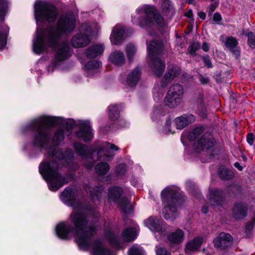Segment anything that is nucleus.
Here are the masks:
<instances>
[{
    "instance_id": "8fccbe9b",
    "label": "nucleus",
    "mask_w": 255,
    "mask_h": 255,
    "mask_svg": "<svg viewBox=\"0 0 255 255\" xmlns=\"http://www.w3.org/2000/svg\"><path fill=\"white\" fill-rule=\"evenodd\" d=\"M255 140V135L253 133H249L247 136V141L248 143L252 145Z\"/></svg>"
},
{
    "instance_id": "aec40b11",
    "label": "nucleus",
    "mask_w": 255,
    "mask_h": 255,
    "mask_svg": "<svg viewBox=\"0 0 255 255\" xmlns=\"http://www.w3.org/2000/svg\"><path fill=\"white\" fill-rule=\"evenodd\" d=\"M195 120V117L192 115H184L176 118L174 123L177 128L182 129L193 123Z\"/></svg>"
},
{
    "instance_id": "e433bc0d",
    "label": "nucleus",
    "mask_w": 255,
    "mask_h": 255,
    "mask_svg": "<svg viewBox=\"0 0 255 255\" xmlns=\"http://www.w3.org/2000/svg\"><path fill=\"white\" fill-rule=\"evenodd\" d=\"M237 40L233 37H227L225 42L226 46L232 50L238 44Z\"/></svg>"
},
{
    "instance_id": "7ed1b4c3",
    "label": "nucleus",
    "mask_w": 255,
    "mask_h": 255,
    "mask_svg": "<svg viewBox=\"0 0 255 255\" xmlns=\"http://www.w3.org/2000/svg\"><path fill=\"white\" fill-rule=\"evenodd\" d=\"M59 164L52 161L42 164L39 167L41 173L48 183L49 189L52 191L58 190L70 181L69 178L64 177L59 173Z\"/></svg>"
},
{
    "instance_id": "c03bdc74",
    "label": "nucleus",
    "mask_w": 255,
    "mask_h": 255,
    "mask_svg": "<svg viewBox=\"0 0 255 255\" xmlns=\"http://www.w3.org/2000/svg\"><path fill=\"white\" fill-rule=\"evenodd\" d=\"M248 43L252 48H255V37L253 33L249 32L248 34Z\"/></svg>"
},
{
    "instance_id": "f03ea898",
    "label": "nucleus",
    "mask_w": 255,
    "mask_h": 255,
    "mask_svg": "<svg viewBox=\"0 0 255 255\" xmlns=\"http://www.w3.org/2000/svg\"><path fill=\"white\" fill-rule=\"evenodd\" d=\"M75 27V18L73 14L61 16L57 22L56 28H51L49 29V45L55 48L59 46L56 53V58L59 61H62L70 56V48L67 43H64L58 45L57 38L63 33L70 32Z\"/></svg>"
},
{
    "instance_id": "3c124183",
    "label": "nucleus",
    "mask_w": 255,
    "mask_h": 255,
    "mask_svg": "<svg viewBox=\"0 0 255 255\" xmlns=\"http://www.w3.org/2000/svg\"><path fill=\"white\" fill-rule=\"evenodd\" d=\"M126 170V166L125 164H121L119 165L117 168V171L119 174H123Z\"/></svg>"
},
{
    "instance_id": "58836bf2",
    "label": "nucleus",
    "mask_w": 255,
    "mask_h": 255,
    "mask_svg": "<svg viewBox=\"0 0 255 255\" xmlns=\"http://www.w3.org/2000/svg\"><path fill=\"white\" fill-rule=\"evenodd\" d=\"M136 48L133 44H129L126 48V53L129 60H131L136 52Z\"/></svg>"
},
{
    "instance_id": "6e6552de",
    "label": "nucleus",
    "mask_w": 255,
    "mask_h": 255,
    "mask_svg": "<svg viewBox=\"0 0 255 255\" xmlns=\"http://www.w3.org/2000/svg\"><path fill=\"white\" fill-rule=\"evenodd\" d=\"M35 18L37 21H54L57 16L55 7L49 3L43 2H36L34 5Z\"/></svg>"
},
{
    "instance_id": "39448f33",
    "label": "nucleus",
    "mask_w": 255,
    "mask_h": 255,
    "mask_svg": "<svg viewBox=\"0 0 255 255\" xmlns=\"http://www.w3.org/2000/svg\"><path fill=\"white\" fill-rule=\"evenodd\" d=\"M161 195L162 201L167 205L163 209L164 218L173 221L178 216L177 207L180 205L181 201L179 194L171 187H167Z\"/></svg>"
},
{
    "instance_id": "a211bd4d",
    "label": "nucleus",
    "mask_w": 255,
    "mask_h": 255,
    "mask_svg": "<svg viewBox=\"0 0 255 255\" xmlns=\"http://www.w3.org/2000/svg\"><path fill=\"white\" fill-rule=\"evenodd\" d=\"M125 38L124 28L118 25L115 26L110 36L111 43L114 45H119Z\"/></svg>"
},
{
    "instance_id": "f704fd0d",
    "label": "nucleus",
    "mask_w": 255,
    "mask_h": 255,
    "mask_svg": "<svg viewBox=\"0 0 255 255\" xmlns=\"http://www.w3.org/2000/svg\"><path fill=\"white\" fill-rule=\"evenodd\" d=\"M110 169L109 164L106 162H101L97 164L95 167L96 172L99 175L107 174Z\"/></svg>"
},
{
    "instance_id": "4c0bfd02",
    "label": "nucleus",
    "mask_w": 255,
    "mask_h": 255,
    "mask_svg": "<svg viewBox=\"0 0 255 255\" xmlns=\"http://www.w3.org/2000/svg\"><path fill=\"white\" fill-rule=\"evenodd\" d=\"M101 65V62L99 61L93 60L88 62L85 67L88 70H96Z\"/></svg>"
},
{
    "instance_id": "c85d7f7f",
    "label": "nucleus",
    "mask_w": 255,
    "mask_h": 255,
    "mask_svg": "<svg viewBox=\"0 0 255 255\" xmlns=\"http://www.w3.org/2000/svg\"><path fill=\"white\" fill-rule=\"evenodd\" d=\"M222 192L218 190L215 189L210 192V202L212 205H219L222 199Z\"/></svg>"
},
{
    "instance_id": "cd10ccee",
    "label": "nucleus",
    "mask_w": 255,
    "mask_h": 255,
    "mask_svg": "<svg viewBox=\"0 0 255 255\" xmlns=\"http://www.w3.org/2000/svg\"><path fill=\"white\" fill-rule=\"evenodd\" d=\"M9 31V28L7 25L0 26V50L3 49L6 46Z\"/></svg>"
},
{
    "instance_id": "4468645a",
    "label": "nucleus",
    "mask_w": 255,
    "mask_h": 255,
    "mask_svg": "<svg viewBox=\"0 0 255 255\" xmlns=\"http://www.w3.org/2000/svg\"><path fill=\"white\" fill-rule=\"evenodd\" d=\"M119 149V147L113 143L109 142L103 143L98 151L99 159L107 160L108 158H112L115 155L113 150Z\"/></svg>"
},
{
    "instance_id": "473e14b6",
    "label": "nucleus",
    "mask_w": 255,
    "mask_h": 255,
    "mask_svg": "<svg viewBox=\"0 0 255 255\" xmlns=\"http://www.w3.org/2000/svg\"><path fill=\"white\" fill-rule=\"evenodd\" d=\"M106 237L113 246L118 249L122 248L121 241L118 239L114 233L109 231L106 233Z\"/></svg>"
},
{
    "instance_id": "a18cd8bd",
    "label": "nucleus",
    "mask_w": 255,
    "mask_h": 255,
    "mask_svg": "<svg viewBox=\"0 0 255 255\" xmlns=\"http://www.w3.org/2000/svg\"><path fill=\"white\" fill-rule=\"evenodd\" d=\"M103 190V188L102 187H98L94 188L93 193H91L90 194V196L92 198V199L95 200L94 195H95L96 196V198L98 199L99 198V194L102 192Z\"/></svg>"
},
{
    "instance_id": "c9c22d12",
    "label": "nucleus",
    "mask_w": 255,
    "mask_h": 255,
    "mask_svg": "<svg viewBox=\"0 0 255 255\" xmlns=\"http://www.w3.org/2000/svg\"><path fill=\"white\" fill-rule=\"evenodd\" d=\"M8 3L7 0H0V19H3L7 12Z\"/></svg>"
},
{
    "instance_id": "5fc2aeb1",
    "label": "nucleus",
    "mask_w": 255,
    "mask_h": 255,
    "mask_svg": "<svg viewBox=\"0 0 255 255\" xmlns=\"http://www.w3.org/2000/svg\"><path fill=\"white\" fill-rule=\"evenodd\" d=\"M198 108L200 109V110L203 111L205 109V106L203 104V100L202 97H201V98L199 100V101L198 102Z\"/></svg>"
},
{
    "instance_id": "052dcab7",
    "label": "nucleus",
    "mask_w": 255,
    "mask_h": 255,
    "mask_svg": "<svg viewBox=\"0 0 255 255\" xmlns=\"http://www.w3.org/2000/svg\"><path fill=\"white\" fill-rule=\"evenodd\" d=\"M31 143L30 142L26 143L24 144L23 146V150L25 151H27L28 150H30L31 148Z\"/></svg>"
},
{
    "instance_id": "ea45409f",
    "label": "nucleus",
    "mask_w": 255,
    "mask_h": 255,
    "mask_svg": "<svg viewBox=\"0 0 255 255\" xmlns=\"http://www.w3.org/2000/svg\"><path fill=\"white\" fill-rule=\"evenodd\" d=\"M32 131V121H30L28 123L23 124L20 129L21 133L26 134L30 133Z\"/></svg>"
},
{
    "instance_id": "0eeeda50",
    "label": "nucleus",
    "mask_w": 255,
    "mask_h": 255,
    "mask_svg": "<svg viewBox=\"0 0 255 255\" xmlns=\"http://www.w3.org/2000/svg\"><path fill=\"white\" fill-rule=\"evenodd\" d=\"M59 119L60 118L58 117L42 116L33 121V125L37 122L39 124L38 139L42 145L46 144L50 139L49 128L58 124Z\"/></svg>"
},
{
    "instance_id": "a19ab883",
    "label": "nucleus",
    "mask_w": 255,
    "mask_h": 255,
    "mask_svg": "<svg viewBox=\"0 0 255 255\" xmlns=\"http://www.w3.org/2000/svg\"><path fill=\"white\" fill-rule=\"evenodd\" d=\"M202 129L201 128H196L190 132L188 134V138L190 140H194L201 133Z\"/></svg>"
},
{
    "instance_id": "37998d69",
    "label": "nucleus",
    "mask_w": 255,
    "mask_h": 255,
    "mask_svg": "<svg viewBox=\"0 0 255 255\" xmlns=\"http://www.w3.org/2000/svg\"><path fill=\"white\" fill-rule=\"evenodd\" d=\"M200 48V44L198 42L192 43L188 47L189 52L192 55H195V52Z\"/></svg>"
},
{
    "instance_id": "e2e57ef3",
    "label": "nucleus",
    "mask_w": 255,
    "mask_h": 255,
    "mask_svg": "<svg viewBox=\"0 0 255 255\" xmlns=\"http://www.w3.org/2000/svg\"><path fill=\"white\" fill-rule=\"evenodd\" d=\"M202 49L205 52H207L209 50V46L207 43L205 42L203 44Z\"/></svg>"
},
{
    "instance_id": "0e129e2a",
    "label": "nucleus",
    "mask_w": 255,
    "mask_h": 255,
    "mask_svg": "<svg viewBox=\"0 0 255 255\" xmlns=\"http://www.w3.org/2000/svg\"><path fill=\"white\" fill-rule=\"evenodd\" d=\"M234 166L238 168L240 171H242L243 170V167L240 165L239 162H235L234 163Z\"/></svg>"
},
{
    "instance_id": "de8ad7c7",
    "label": "nucleus",
    "mask_w": 255,
    "mask_h": 255,
    "mask_svg": "<svg viewBox=\"0 0 255 255\" xmlns=\"http://www.w3.org/2000/svg\"><path fill=\"white\" fill-rule=\"evenodd\" d=\"M203 61L205 66L208 68H212V64L210 58L208 55H205L203 57Z\"/></svg>"
},
{
    "instance_id": "7c9ffc66",
    "label": "nucleus",
    "mask_w": 255,
    "mask_h": 255,
    "mask_svg": "<svg viewBox=\"0 0 255 255\" xmlns=\"http://www.w3.org/2000/svg\"><path fill=\"white\" fill-rule=\"evenodd\" d=\"M74 147L76 153L83 158L89 157V150L87 147L80 143H76L74 144Z\"/></svg>"
},
{
    "instance_id": "49530a36",
    "label": "nucleus",
    "mask_w": 255,
    "mask_h": 255,
    "mask_svg": "<svg viewBox=\"0 0 255 255\" xmlns=\"http://www.w3.org/2000/svg\"><path fill=\"white\" fill-rule=\"evenodd\" d=\"M162 7L163 10L167 12V11L170 10V2L169 0H164L162 4Z\"/></svg>"
},
{
    "instance_id": "774afa93",
    "label": "nucleus",
    "mask_w": 255,
    "mask_h": 255,
    "mask_svg": "<svg viewBox=\"0 0 255 255\" xmlns=\"http://www.w3.org/2000/svg\"><path fill=\"white\" fill-rule=\"evenodd\" d=\"M93 166V163H91L90 164H87V165H86V166L88 168H91V167H92Z\"/></svg>"
},
{
    "instance_id": "4d7b16f0",
    "label": "nucleus",
    "mask_w": 255,
    "mask_h": 255,
    "mask_svg": "<svg viewBox=\"0 0 255 255\" xmlns=\"http://www.w3.org/2000/svg\"><path fill=\"white\" fill-rule=\"evenodd\" d=\"M171 124V120H168L166 121V125L165 126V128L166 129V130L168 131H171V129L169 128L170 127V125Z\"/></svg>"
},
{
    "instance_id": "9b49d317",
    "label": "nucleus",
    "mask_w": 255,
    "mask_h": 255,
    "mask_svg": "<svg viewBox=\"0 0 255 255\" xmlns=\"http://www.w3.org/2000/svg\"><path fill=\"white\" fill-rule=\"evenodd\" d=\"M82 31L73 37L71 40L72 46L76 48L86 46L90 41L92 35L91 28L86 24H83L81 27Z\"/></svg>"
},
{
    "instance_id": "bf43d9fd",
    "label": "nucleus",
    "mask_w": 255,
    "mask_h": 255,
    "mask_svg": "<svg viewBox=\"0 0 255 255\" xmlns=\"http://www.w3.org/2000/svg\"><path fill=\"white\" fill-rule=\"evenodd\" d=\"M200 81L204 84H206L209 82V79L207 77L201 76Z\"/></svg>"
},
{
    "instance_id": "dca6fc26",
    "label": "nucleus",
    "mask_w": 255,
    "mask_h": 255,
    "mask_svg": "<svg viewBox=\"0 0 255 255\" xmlns=\"http://www.w3.org/2000/svg\"><path fill=\"white\" fill-rule=\"evenodd\" d=\"M181 72V70L179 67L174 65H169L168 67L167 72L165 73L161 81V86L162 88L165 87L170 81L179 76Z\"/></svg>"
},
{
    "instance_id": "72a5a7b5",
    "label": "nucleus",
    "mask_w": 255,
    "mask_h": 255,
    "mask_svg": "<svg viewBox=\"0 0 255 255\" xmlns=\"http://www.w3.org/2000/svg\"><path fill=\"white\" fill-rule=\"evenodd\" d=\"M120 111L117 105H112L109 107V116L112 120L118 119Z\"/></svg>"
},
{
    "instance_id": "f3484780",
    "label": "nucleus",
    "mask_w": 255,
    "mask_h": 255,
    "mask_svg": "<svg viewBox=\"0 0 255 255\" xmlns=\"http://www.w3.org/2000/svg\"><path fill=\"white\" fill-rule=\"evenodd\" d=\"M66 128L65 129L62 128L58 129L53 136L54 142L58 144L63 140L64 135L69 136L70 135L73 127V122L72 120H69L66 123Z\"/></svg>"
},
{
    "instance_id": "c756f323",
    "label": "nucleus",
    "mask_w": 255,
    "mask_h": 255,
    "mask_svg": "<svg viewBox=\"0 0 255 255\" xmlns=\"http://www.w3.org/2000/svg\"><path fill=\"white\" fill-rule=\"evenodd\" d=\"M184 237V234L183 232L180 229H178L170 234L168 236V239L172 243H179L183 241Z\"/></svg>"
},
{
    "instance_id": "ddd939ff",
    "label": "nucleus",
    "mask_w": 255,
    "mask_h": 255,
    "mask_svg": "<svg viewBox=\"0 0 255 255\" xmlns=\"http://www.w3.org/2000/svg\"><path fill=\"white\" fill-rule=\"evenodd\" d=\"M215 145V140L210 133H206L202 136L198 142L195 143L194 148L197 152L207 150Z\"/></svg>"
},
{
    "instance_id": "2f4dec72",
    "label": "nucleus",
    "mask_w": 255,
    "mask_h": 255,
    "mask_svg": "<svg viewBox=\"0 0 255 255\" xmlns=\"http://www.w3.org/2000/svg\"><path fill=\"white\" fill-rule=\"evenodd\" d=\"M219 176L222 179L228 180L234 176V173L231 170H228L225 166H221L219 168Z\"/></svg>"
},
{
    "instance_id": "13d9d810",
    "label": "nucleus",
    "mask_w": 255,
    "mask_h": 255,
    "mask_svg": "<svg viewBox=\"0 0 255 255\" xmlns=\"http://www.w3.org/2000/svg\"><path fill=\"white\" fill-rule=\"evenodd\" d=\"M185 15L191 19H193V12L191 9H188L187 12L185 13Z\"/></svg>"
},
{
    "instance_id": "09e8293b",
    "label": "nucleus",
    "mask_w": 255,
    "mask_h": 255,
    "mask_svg": "<svg viewBox=\"0 0 255 255\" xmlns=\"http://www.w3.org/2000/svg\"><path fill=\"white\" fill-rule=\"evenodd\" d=\"M34 49H35V51L36 52L38 53H41V52H43V51H45V45H44V42H43V40H41V43L39 45V49H38L37 48V45H36L34 47Z\"/></svg>"
},
{
    "instance_id": "680f3d73",
    "label": "nucleus",
    "mask_w": 255,
    "mask_h": 255,
    "mask_svg": "<svg viewBox=\"0 0 255 255\" xmlns=\"http://www.w3.org/2000/svg\"><path fill=\"white\" fill-rule=\"evenodd\" d=\"M198 15L200 17V18L202 19H205L206 18V13L204 12L200 11L198 13Z\"/></svg>"
},
{
    "instance_id": "6ab92c4d",
    "label": "nucleus",
    "mask_w": 255,
    "mask_h": 255,
    "mask_svg": "<svg viewBox=\"0 0 255 255\" xmlns=\"http://www.w3.org/2000/svg\"><path fill=\"white\" fill-rule=\"evenodd\" d=\"M232 241L233 238L229 234L221 233L214 240V244L215 247L223 249L229 246Z\"/></svg>"
},
{
    "instance_id": "338daca9",
    "label": "nucleus",
    "mask_w": 255,
    "mask_h": 255,
    "mask_svg": "<svg viewBox=\"0 0 255 255\" xmlns=\"http://www.w3.org/2000/svg\"><path fill=\"white\" fill-rule=\"evenodd\" d=\"M208 208L206 206H204L202 208V212L203 213H206L207 212H208Z\"/></svg>"
},
{
    "instance_id": "69168bd1",
    "label": "nucleus",
    "mask_w": 255,
    "mask_h": 255,
    "mask_svg": "<svg viewBox=\"0 0 255 255\" xmlns=\"http://www.w3.org/2000/svg\"><path fill=\"white\" fill-rule=\"evenodd\" d=\"M255 223V221L254 222V223H251L248 224L247 225V228H248V229L252 228L253 227L254 224Z\"/></svg>"
},
{
    "instance_id": "b1692460",
    "label": "nucleus",
    "mask_w": 255,
    "mask_h": 255,
    "mask_svg": "<svg viewBox=\"0 0 255 255\" xmlns=\"http://www.w3.org/2000/svg\"><path fill=\"white\" fill-rule=\"evenodd\" d=\"M109 59L111 62L116 65H121L124 64L126 60L124 53L118 50L112 52L109 57Z\"/></svg>"
},
{
    "instance_id": "79ce46f5",
    "label": "nucleus",
    "mask_w": 255,
    "mask_h": 255,
    "mask_svg": "<svg viewBox=\"0 0 255 255\" xmlns=\"http://www.w3.org/2000/svg\"><path fill=\"white\" fill-rule=\"evenodd\" d=\"M128 255H143V253L140 248L133 246L129 250Z\"/></svg>"
},
{
    "instance_id": "f257e3e1",
    "label": "nucleus",
    "mask_w": 255,
    "mask_h": 255,
    "mask_svg": "<svg viewBox=\"0 0 255 255\" xmlns=\"http://www.w3.org/2000/svg\"><path fill=\"white\" fill-rule=\"evenodd\" d=\"M77 191L70 187L66 188L61 193V200L67 205L72 206L73 211L69 217L68 222L58 224L56 228V232L58 237L62 239H67L70 234L74 232L75 240L79 248L87 250L90 244L91 238L96 234L97 229L94 224H88L87 211L83 205L76 201Z\"/></svg>"
},
{
    "instance_id": "6e6d98bb",
    "label": "nucleus",
    "mask_w": 255,
    "mask_h": 255,
    "mask_svg": "<svg viewBox=\"0 0 255 255\" xmlns=\"http://www.w3.org/2000/svg\"><path fill=\"white\" fill-rule=\"evenodd\" d=\"M222 19V16L218 12L214 13L213 15V20L215 22H218Z\"/></svg>"
},
{
    "instance_id": "bb28decb",
    "label": "nucleus",
    "mask_w": 255,
    "mask_h": 255,
    "mask_svg": "<svg viewBox=\"0 0 255 255\" xmlns=\"http://www.w3.org/2000/svg\"><path fill=\"white\" fill-rule=\"evenodd\" d=\"M137 236V231L134 228H129L125 230L122 233V240L129 242L134 240Z\"/></svg>"
},
{
    "instance_id": "4be33fe9",
    "label": "nucleus",
    "mask_w": 255,
    "mask_h": 255,
    "mask_svg": "<svg viewBox=\"0 0 255 255\" xmlns=\"http://www.w3.org/2000/svg\"><path fill=\"white\" fill-rule=\"evenodd\" d=\"M141 75L139 68L136 67L130 71L127 76V83L130 87L135 86L138 82Z\"/></svg>"
},
{
    "instance_id": "2eb2a0df",
    "label": "nucleus",
    "mask_w": 255,
    "mask_h": 255,
    "mask_svg": "<svg viewBox=\"0 0 255 255\" xmlns=\"http://www.w3.org/2000/svg\"><path fill=\"white\" fill-rule=\"evenodd\" d=\"M80 129L76 132L78 137L84 141L90 140L93 138V134L90 122L88 121H79Z\"/></svg>"
},
{
    "instance_id": "1a4fd4ad",
    "label": "nucleus",
    "mask_w": 255,
    "mask_h": 255,
    "mask_svg": "<svg viewBox=\"0 0 255 255\" xmlns=\"http://www.w3.org/2000/svg\"><path fill=\"white\" fill-rule=\"evenodd\" d=\"M123 192V189L120 187H112L109 190L108 197L110 200L117 203L122 212L127 213L131 211V207L128 198L122 196Z\"/></svg>"
},
{
    "instance_id": "423d86ee",
    "label": "nucleus",
    "mask_w": 255,
    "mask_h": 255,
    "mask_svg": "<svg viewBox=\"0 0 255 255\" xmlns=\"http://www.w3.org/2000/svg\"><path fill=\"white\" fill-rule=\"evenodd\" d=\"M148 56L151 59L150 66L156 76H159L164 71L165 65L161 60L154 58V56L159 55L163 49V44L158 40L151 41L148 44L147 42Z\"/></svg>"
},
{
    "instance_id": "f8f14e48",
    "label": "nucleus",
    "mask_w": 255,
    "mask_h": 255,
    "mask_svg": "<svg viewBox=\"0 0 255 255\" xmlns=\"http://www.w3.org/2000/svg\"><path fill=\"white\" fill-rule=\"evenodd\" d=\"M144 224L154 232V236L157 239L165 235L166 227L162 220L151 216L144 221Z\"/></svg>"
},
{
    "instance_id": "5701e85b",
    "label": "nucleus",
    "mask_w": 255,
    "mask_h": 255,
    "mask_svg": "<svg viewBox=\"0 0 255 255\" xmlns=\"http://www.w3.org/2000/svg\"><path fill=\"white\" fill-rule=\"evenodd\" d=\"M203 242L202 237H197L188 242L186 245L185 252H196L200 247Z\"/></svg>"
},
{
    "instance_id": "412c9836",
    "label": "nucleus",
    "mask_w": 255,
    "mask_h": 255,
    "mask_svg": "<svg viewBox=\"0 0 255 255\" xmlns=\"http://www.w3.org/2000/svg\"><path fill=\"white\" fill-rule=\"evenodd\" d=\"M248 210L246 204L242 202L236 203L233 210V216L236 219H242L247 215Z\"/></svg>"
},
{
    "instance_id": "a878e982",
    "label": "nucleus",
    "mask_w": 255,
    "mask_h": 255,
    "mask_svg": "<svg viewBox=\"0 0 255 255\" xmlns=\"http://www.w3.org/2000/svg\"><path fill=\"white\" fill-rule=\"evenodd\" d=\"M104 51V46L103 44H95L87 50L86 55L89 58H94L97 55L102 54Z\"/></svg>"
},
{
    "instance_id": "603ef678",
    "label": "nucleus",
    "mask_w": 255,
    "mask_h": 255,
    "mask_svg": "<svg viewBox=\"0 0 255 255\" xmlns=\"http://www.w3.org/2000/svg\"><path fill=\"white\" fill-rule=\"evenodd\" d=\"M157 255H170L163 248H159L156 250Z\"/></svg>"
},
{
    "instance_id": "393cba45",
    "label": "nucleus",
    "mask_w": 255,
    "mask_h": 255,
    "mask_svg": "<svg viewBox=\"0 0 255 255\" xmlns=\"http://www.w3.org/2000/svg\"><path fill=\"white\" fill-rule=\"evenodd\" d=\"M92 255H113L112 252L101 242L96 243L92 251Z\"/></svg>"
},
{
    "instance_id": "864d4df0",
    "label": "nucleus",
    "mask_w": 255,
    "mask_h": 255,
    "mask_svg": "<svg viewBox=\"0 0 255 255\" xmlns=\"http://www.w3.org/2000/svg\"><path fill=\"white\" fill-rule=\"evenodd\" d=\"M219 4V2L218 1H215L211 4H210L209 6V9L210 12H213L215 10V9L217 7Z\"/></svg>"
},
{
    "instance_id": "9d476101",
    "label": "nucleus",
    "mask_w": 255,
    "mask_h": 255,
    "mask_svg": "<svg viewBox=\"0 0 255 255\" xmlns=\"http://www.w3.org/2000/svg\"><path fill=\"white\" fill-rule=\"evenodd\" d=\"M184 93V89L181 85L175 84L172 85L164 99V105L171 108L177 107L181 103Z\"/></svg>"
},
{
    "instance_id": "20e7f679",
    "label": "nucleus",
    "mask_w": 255,
    "mask_h": 255,
    "mask_svg": "<svg viewBox=\"0 0 255 255\" xmlns=\"http://www.w3.org/2000/svg\"><path fill=\"white\" fill-rule=\"evenodd\" d=\"M132 22L142 27H145L153 22L161 27L164 23L162 17L155 7L148 5L140 6L136 9L135 15L132 16Z\"/></svg>"
}]
</instances>
